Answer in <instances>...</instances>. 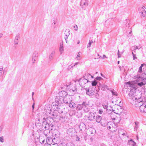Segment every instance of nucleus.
Segmentation results:
<instances>
[{"instance_id":"nucleus-1","label":"nucleus","mask_w":146,"mask_h":146,"mask_svg":"<svg viewBox=\"0 0 146 146\" xmlns=\"http://www.w3.org/2000/svg\"><path fill=\"white\" fill-rule=\"evenodd\" d=\"M47 106L45 107L44 110L46 112L49 113V117L46 118L44 117L43 119L44 120H49L51 122H54V119H56L59 120V114L58 112L54 109L52 110L50 109V107H47L48 110L46 109Z\"/></svg>"},{"instance_id":"nucleus-2","label":"nucleus","mask_w":146,"mask_h":146,"mask_svg":"<svg viewBox=\"0 0 146 146\" xmlns=\"http://www.w3.org/2000/svg\"><path fill=\"white\" fill-rule=\"evenodd\" d=\"M127 84L129 85L130 87H133V88L131 90L129 94V96H131L130 97L131 98V99L132 98V100H139V99L143 100L142 97L140 96L141 93L139 92L135 91L137 88L134 86V85H133L130 82H127Z\"/></svg>"},{"instance_id":"nucleus-3","label":"nucleus","mask_w":146,"mask_h":146,"mask_svg":"<svg viewBox=\"0 0 146 146\" xmlns=\"http://www.w3.org/2000/svg\"><path fill=\"white\" fill-rule=\"evenodd\" d=\"M52 108L54 110L57 111L59 114L61 113H63L64 110V108L62 106L58 105L56 103H52Z\"/></svg>"},{"instance_id":"nucleus-4","label":"nucleus","mask_w":146,"mask_h":146,"mask_svg":"<svg viewBox=\"0 0 146 146\" xmlns=\"http://www.w3.org/2000/svg\"><path fill=\"white\" fill-rule=\"evenodd\" d=\"M143 102L144 101H143V100H141V99H139V100H132V98L130 101L131 104L137 107H139Z\"/></svg>"},{"instance_id":"nucleus-5","label":"nucleus","mask_w":146,"mask_h":146,"mask_svg":"<svg viewBox=\"0 0 146 146\" xmlns=\"http://www.w3.org/2000/svg\"><path fill=\"white\" fill-rule=\"evenodd\" d=\"M80 82V84L82 86H84V87H85V85L86 84H89V85L91 84V82L90 81H89L86 78H80L79 80Z\"/></svg>"},{"instance_id":"nucleus-6","label":"nucleus","mask_w":146,"mask_h":146,"mask_svg":"<svg viewBox=\"0 0 146 146\" xmlns=\"http://www.w3.org/2000/svg\"><path fill=\"white\" fill-rule=\"evenodd\" d=\"M46 121H43L42 122V129L43 130H49V122L50 121L49 120H45Z\"/></svg>"},{"instance_id":"nucleus-7","label":"nucleus","mask_w":146,"mask_h":146,"mask_svg":"<svg viewBox=\"0 0 146 146\" xmlns=\"http://www.w3.org/2000/svg\"><path fill=\"white\" fill-rule=\"evenodd\" d=\"M72 100V98L70 96H68L64 98V103L68 105Z\"/></svg>"},{"instance_id":"nucleus-8","label":"nucleus","mask_w":146,"mask_h":146,"mask_svg":"<svg viewBox=\"0 0 146 146\" xmlns=\"http://www.w3.org/2000/svg\"><path fill=\"white\" fill-rule=\"evenodd\" d=\"M55 102L58 105H61L64 103V98L59 96H57L55 99Z\"/></svg>"},{"instance_id":"nucleus-9","label":"nucleus","mask_w":146,"mask_h":146,"mask_svg":"<svg viewBox=\"0 0 146 146\" xmlns=\"http://www.w3.org/2000/svg\"><path fill=\"white\" fill-rule=\"evenodd\" d=\"M86 91V94L87 95L89 96H92L94 94V89H92L90 87L87 88H85Z\"/></svg>"},{"instance_id":"nucleus-10","label":"nucleus","mask_w":146,"mask_h":146,"mask_svg":"<svg viewBox=\"0 0 146 146\" xmlns=\"http://www.w3.org/2000/svg\"><path fill=\"white\" fill-rule=\"evenodd\" d=\"M139 107L140 110L141 112L146 113V103H143Z\"/></svg>"},{"instance_id":"nucleus-11","label":"nucleus","mask_w":146,"mask_h":146,"mask_svg":"<svg viewBox=\"0 0 146 146\" xmlns=\"http://www.w3.org/2000/svg\"><path fill=\"white\" fill-rule=\"evenodd\" d=\"M38 56V52L36 51H34L32 57V63H34L36 60Z\"/></svg>"},{"instance_id":"nucleus-12","label":"nucleus","mask_w":146,"mask_h":146,"mask_svg":"<svg viewBox=\"0 0 146 146\" xmlns=\"http://www.w3.org/2000/svg\"><path fill=\"white\" fill-rule=\"evenodd\" d=\"M134 78L136 79L137 80L139 81H142L145 85L146 84V78H144L138 75L137 76H135Z\"/></svg>"},{"instance_id":"nucleus-13","label":"nucleus","mask_w":146,"mask_h":146,"mask_svg":"<svg viewBox=\"0 0 146 146\" xmlns=\"http://www.w3.org/2000/svg\"><path fill=\"white\" fill-rule=\"evenodd\" d=\"M81 5L82 9H85L88 5L87 1L86 0H82L81 2Z\"/></svg>"},{"instance_id":"nucleus-14","label":"nucleus","mask_w":146,"mask_h":146,"mask_svg":"<svg viewBox=\"0 0 146 146\" xmlns=\"http://www.w3.org/2000/svg\"><path fill=\"white\" fill-rule=\"evenodd\" d=\"M85 102H83L82 104H78L76 107V109L77 110H80L83 108L84 106L87 105L85 103Z\"/></svg>"},{"instance_id":"nucleus-15","label":"nucleus","mask_w":146,"mask_h":146,"mask_svg":"<svg viewBox=\"0 0 146 146\" xmlns=\"http://www.w3.org/2000/svg\"><path fill=\"white\" fill-rule=\"evenodd\" d=\"M95 119V114L92 112H90L88 117V119L90 121L94 120Z\"/></svg>"},{"instance_id":"nucleus-16","label":"nucleus","mask_w":146,"mask_h":146,"mask_svg":"<svg viewBox=\"0 0 146 146\" xmlns=\"http://www.w3.org/2000/svg\"><path fill=\"white\" fill-rule=\"evenodd\" d=\"M59 95H60V97L63 98L65 97L66 96H66L68 95V94L65 91H62L59 92Z\"/></svg>"},{"instance_id":"nucleus-17","label":"nucleus","mask_w":146,"mask_h":146,"mask_svg":"<svg viewBox=\"0 0 146 146\" xmlns=\"http://www.w3.org/2000/svg\"><path fill=\"white\" fill-rule=\"evenodd\" d=\"M85 103L87 104V105H86L84 107V106L83 109L85 112H87L89 111L90 110V108H89V104L86 102H85Z\"/></svg>"},{"instance_id":"nucleus-18","label":"nucleus","mask_w":146,"mask_h":146,"mask_svg":"<svg viewBox=\"0 0 146 146\" xmlns=\"http://www.w3.org/2000/svg\"><path fill=\"white\" fill-rule=\"evenodd\" d=\"M80 129L81 131L84 130L86 128V125L84 123H81L79 126Z\"/></svg>"},{"instance_id":"nucleus-19","label":"nucleus","mask_w":146,"mask_h":146,"mask_svg":"<svg viewBox=\"0 0 146 146\" xmlns=\"http://www.w3.org/2000/svg\"><path fill=\"white\" fill-rule=\"evenodd\" d=\"M52 139L50 137H48L46 140V143L50 144V145L52 144Z\"/></svg>"},{"instance_id":"nucleus-20","label":"nucleus","mask_w":146,"mask_h":146,"mask_svg":"<svg viewBox=\"0 0 146 146\" xmlns=\"http://www.w3.org/2000/svg\"><path fill=\"white\" fill-rule=\"evenodd\" d=\"M55 51L54 50L52 51L50 55L49 59V60L50 61L52 60L53 58V57L54 55Z\"/></svg>"},{"instance_id":"nucleus-21","label":"nucleus","mask_w":146,"mask_h":146,"mask_svg":"<svg viewBox=\"0 0 146 146\" xmlns=\"http://www.w3.org/2000/svg\"><path fill=\"white\" fill-rule=\"evenodd\" d=\"M68 106L70 108H75L76 106V104L75 103L73 102H72V101L71 102H70Z\"/></svg>"},{"instance_id":"nucleus-22","label":"nucleus","mask_w":146,"mask_h":146,"mask_svg":"<svg viewBox=\"0 0 146 146\" xmlns=\"http://www.w3.org/2000/svg\"><path fill=\"white\" fill-rule=\"evenodd\" d=\"M52 145H56V146H58V145L57 144L58 143L57 138H54L52 139Z\"/></svg>"},{"instance_id":"nucleus-23","label":"nucleus","mask_w":146,"mask_h":146,"mask_svg":"<svg viewBox=\"0 0 146 146\" xmlns=\"http://www.w3.org/2000/svg\"><path fill=\"white\" fill-rule=\"evenodd\" d=\"M128 143L129 144L131 145L132 146H137L136 145V143L131 139L129 141Z\"/></svg>"},{"instance_id":"nucleus-24","label":"nucleus","mask_w":146,"mask_h":146,"mask_svg":"<svg viewBox=\"0 0 146 146\" xmlns=\"http://www.w3.org/2000/svg\"><path fill=\"white\" fill-rule=\"evenodd\" d=\"M96 120L97 122L100 123L102 120V117L100 116H97L96 117Z\"/></svg>"},{"instance_id":"nucleus-25","label":"nucleus","mask_w":146,"mask_h":146,"mask_svg":"<svg viewBox=\"0 0 146 146\" xmlns=\"http://www.w3.org/2000/svg\"><path fill=\"white\" fill-rule=\"evenodd\" d=\"M102 125L104 127H105L107 125V123L105 120L103 119L101 123Z\"/></svg>"},{"instance_id":"nucleus-26","label":"nucleus","mask_w":146,"mask_h":146,"mask_svg":"<svg viewBox=\"0 0 146 146\" xmlns=\"http://www.w3.org/2000/svg\"><path fill=\"white\" fill-rule=\"evenodd\" d=\"M35 125L37 128L39 129H42V125L41 123H36Z\"/></svg>"},{"instance_id":"nucleus-27","label":"nucleus","mask_w":146,"mask_h":146,"mask_svg":"<svg viewBox=\"0 0 146 146\" xmlns=\"http://www.w3.org/2000/svg\"><path fill=\"white\" fill-rule=\"evenodd\" d=\"M91 74L88 73H85L83 76V77L84 78H86V79H88L90 77Z\"/></svg>"},{"instance_id":"nucleus-28","label":"nucleus","mask_w":146,"mask_h":146,"mask_svg":"<svg viewBox=\"0 0 146 146\" xmlns=\"http://www.w3.org/2000/svg\"><path fill=\"white\" fill-rule=\"evenodd\" d=\"M102 89L104 91L107 90L108 89V87L107 85L104 84L102 86Z\"/></svg>"},{"instance_id":"nucleus-29","label":"nucleus","mask_w":146,"mask_h":146,"mask_svg":"<svg viewBox=\"0 0 146 146\" xmlns=\"http://www.w3.org/2000/svg\"><path fill=\"white\" fill-rule=\"evenodd\" d=\"M95 131V130L94 129L90 128L88 133L90 135H93Z\"/></svg>"},{"instance_id":"nucleus-30","label":"nucleus","mask_w":146,"mask_h":146,"mask_svg":"<svg viewBox=\"0 0 146 146\" xmlns=\"http://www.w3.org/2000/svg\"><path fill=\"white\" fill-rule=\"evenodd\" d=\"M139 12L140 13V15L141 17H146V11Z\"/></svg>"},{"instance_id":"nucleus-31","label":"nucleus","mask_w":146,"mask_h":146,"mask_svg":"<svg viewBox=\"0 0 146 146\" xmlns=\"http://www.w3.org/2000/svg\"><path fill=\"white\" fill-rule=\"evenodd\" d=\"M70 31L69 29H66L64 32L65 36H68L70 34Z\"/></svg>"},{"instance_id":"nucleus-32","label":"nucleus","mask_w":146,"mask_h":146,"mask_svg":"<svg viewBox=\"0 0 146 146\" xmlns=\"http://www.w3.org/2000/svg\"><path fill=\"white\" fill-rule=\"evenodd\" d=\"M52 122H51L50 121H49V130H52V129L54 128V127L55 126L52 123Z\"/></svg>"},{"instance_id":"nucleus-33","label":"nucleus","mask_w":146,"mask_h":146,"mask_svg":"<svg viewBox=\"0 0 146 146\" xmlns=\"http://www.w3.org/2000/svg\"><path fill=\"white\" fill-rule=\"evenodd\" d=\"M59 120H60L61 121H64V119L65 118V116H62V115H60L59 114Z\"/></svg>"},{"instance_id":"nucleus-34","label":"nucleus","mask_w":146,"mask_h":146,"mask_svg":"<svg viewBox=\"0 0 146 146\" xmlns=\"http://www.w3.org/2000/svg\"><path fill=\"white\" fill-rule=\"evenodd\" d=\"M110 91L113 96H117L118 95V94L117 92L116 91L114 90H111Z\"/></svg>"},{"instance_id":"nucleus-35","label":"nucleus","mask_w":146,"mask_h":146,"mask_svg":"<svg viewBox=\"0 0 146 146\" xmlns=\"http://www.w3.org/2000/svg\"><path fill=\"white\" fill-rule=\"evenodd\" d=\"M144 7H139L138 9L139 12H144V11H145V9H144Z\"/></svg>"},{"instance_id":"nucleus-36","label":"nucleus","mask_w":146,"mask_h":146,"mask_svg":"<svg viewBox=\"0 0 146 146\" xmlns=\"http://www.w3.org/2000/svg\"><path fill=\"white\" fill-rule=\"evenodd\" d=\"M124 51L123 50L122 52H120L119 50L118 51L117 55L118 58H120L121 57V54L123 53Z\"/></svg>"},{"instance_id":"nucleus-37","label":"nucleus","mask_w":146,"mask_h":146,"mask_svg":"<svg viewBox=\"0 0 146 146\" xmlns=\"http://www.w3.org/2000/svg\"><path fill=\"white\" fill-rule=\"evenodd\" d=\"M97 82L96 81V80H94V81H93L91 83L92 86H96L97 84Z\"/></svg>"},{"instance_id":"nucleus-38","label":"nucleus","mask_w":146,"mask_h":146,"mask_svg":"<svg viewBox=\"0 0 146 146\" xmlns=\"http://www.w3.org/2000/svg\"><path fill=\"white\" fill-rule=\"evenodd\" d=\"M20 35L19 33H18L17 34L15 37V40H18L20 38Z\"/></svg>"},{"instance_id":"nucleus-39","label":"nucleus","mask_w":146,"mask_h":146,"mask_svg":"<svg viewBox=\"0 0 146 146\" xmlns=\"http://www.w3.org/2000/svg\"><path fill=\"white\" fill-rule=\"evenodd\" d=\"M135 123L136 125L135 126V129L136 130L137 129L138 127V124L139 123V122L137 121H136L135 122Z\"/></svg>"},{"instance_id":"nucleus-40","label":"nucleus","mask_w":146,"mask_h":146,"mask_svg":"<svg viewBox=\"0 0 146 146\" xmlns=\"http://www.w3.org/2000/svg\"><path fill=\"white\" fill-rule=\"evenodd\" d=\"M140 82H139L137 83L138 85L140 87H141L142 86L145 85L143 83L142 81Z\"/></svg>"},{"instance_id":"nucleus-41","label":"nucleus","mask_w":146,"mask_h":146,"mask_svg":"<svg viewBox=\"0 0 146 146\" xmlns=\"http://www.w3.org/2000/svg\"><path fill=\"white\" fill-rule=\"evenodd\" d=\"M111 110H112V107L110 106H108V109H107V111H110V112H111Z\"/></svg>"},{"instance_id":"nucleus-42","label":"nucleus","mask_w":146,"mask_h":146,"mask_svg":"<svg viewBox=\"0 0 146 146\" xmlns=\"http://www.w3.org/2000/svg\"><path fill=\"white\" fill-rule=\"evenodd\" d=\"M93 41L92 40H90L88 43V44L87 46L88 47H90L91 46V44L92 43Z\"/></svg>"},{"instance_id":"nucleus-43","label":"nucleus","mask_w":146,"mask_h":146,"mask_svg":"<svg viewBox=\"0 0 146 146\" xmlns=\"http://www.w3.org/2000/svg\"><path fill=\"white\" fill-rule=\"evenodd\" d=\"M140 48H141V47H140V48H139L138 46H134L133 48H132L131 49H133V50H136V49H140Z\"/></svg>"},{"instance_id":"nucleus-44","label":"nucleus","mask_w":146,"mask_h":146,"mask_svg":"<svg viewBox=\"0 0 146 146\" xmlns=\"http://www.w3.org/2000/svg\"><path fill=\"white\" fill-rule=\"evenodd\" d=\"M102 106L104 109L106 110L108 109V107L107 105H105V104H103Z\"/></svg>"},{"instance_id":"nucleus-45","label":"nucleus","mask_w":146,"mask_h":146,"mask_svg":"<svg viewBox=\"0 0 146 146\" xmlns=\"http://www.w3.org/2000/svg\"><path fill=\"white\" fill-rule=\"evenodd\" d=\"M59 50L60 54H61L64 51L63 47L59 48Z\"/></svg>"},{"instance_id":"nucleus-46","label":"nucleus","mask_w":146,"mask_h":146,"mask_svg":"<svg viewBox=\"0 0 146 146\" xmlns=\"http://www.w3.org/2000/svg\"><path fill=\"white\" fill-rule=\"evenodd\" d=\"M80 53L81 52H79L78 53V54L77 55V56L76 57V58H77V59L78 60H80Z\"/></svg>"},{"instance_id":"nucleus-47","label":"nucleus","mask_w":146,"mask_h":146,"mask_svg":"<svg viewBox=\"0 0 146 146\" xmlns=\"http://www.w3.org/2000/svg\"><path fill=\"white\" fill-rule=\"evenodd\" d=\"M4 139L3 136L0 137V141L1 142L3 143L4 142Z\"/></svg>"},{"instance_id":"nucleus-48","label":"nucleus","mask_w":146,"mask_h":146,"mask_svg":"<svg viewBox=\"0 0 146 146\" xmlns=\"http://www.w3.org/2000/svg\"><path fill=\"white\" fill-rule=\"evenodd\" d=\"M114 111V110H111V112H110V111H108V113L109 114H111V113H115V112H113Z\"/></svg>"},{"instance_id":"nucleus-49","label":"nucleus","mask_w":146,"mask_h":146,"mask_svg":"<svg viewBox=\"0 0 146 146\" xmlns=\"http://www.w3.org/2000/svg\"><path fill=\"white\" fill-rule=\"evenodd\" d=\"M142 71V67L141 66H140L139 68L138 72H139L141 73Z\"/></svg>"},{"instance_id":"nucleus-50","label":"nucleus","mask_w":146,"mask_h":146,"mask_svg":"<svg viewBox=\"0 0 146 146\" xmlns=\"http://www.w3.org/2000/svg\"><path fill=\"white\" fill-rule=\"evenodd\" d=\"M102 78L100 77L97 76L96 77V79L98 80H100L102 79Z\"/></svg>"},{"instance_id":"nucleus-51","label":"nucleus","mask_w":146,"mask_h":146,"mask_svg":"<svg viewBox=\"0 0 146 146\" xmlns=\"http://www.w3.org/2000/svg\"><path fill=\"white\" fill-rule=\"evenodd\" d=\"M132 54L133 57V59L134 60L135 58H137V57H136V54H134L133 52H132Z\"/></svg>"},{"instance_id":"nucleus-52","label":"nucleus","mask_w":146,"mask_h":146,"mask_svg":"<svg viewBox=\"0 0 146 146\" xmlns=\"http://www.w3.org/2000/svg\"><path fill=\"white\" fill-rule=\"evenodd\" d=\"M95 97L97 99L99 98V95L98 93H96L95 94Z\"/></svg>"},{"instance_id":"nucleus-53","label":"nucleus","mask_w":146,"mask_h":146,"mask_svg":"<svg viewBox=\"0 0 146 146\" xmlns=\"http://www.w3.org/2000/svg\"><path fill=\"white\" fill-rule=\"evenodd\" d=\"M123 130L121 129H119L118 130V133H121H121H123L122 132Z\"/></svg>"},{"instance_id":"nucleus-54","label":"nucleus","mask_w":146,"mask_h":146,"mask_svg":"<svg viewBox=\"0 0 146 146\" xmlns=\"http://www.w3.org/2000/svg\"><path fill=\"white\" fill-rule=\"evenodd\" d=\"M39 141L40 142L42 143H44L45 141L44 139H43L42 140H41V139H40L39 140Z\"/></svg>"},{"instance_id":"nucleus-55","label":"nucleus","mask_w":146,"mask_h":146,"mask_svg":"<svg viewBox=\"0 0 146 146\" xmlns=\"http://www.w3.org/2000/svg\"><path fill=\"white\" fill-rule=\"evenodd\" d=\"M74 28H75V30L76 31H77L78 30V27L77 25H76V26H74Z\"/></svg>"},{"instance_id":"nucleus-56","label":"nucleus","mask_w":146,"mask_h":146,"mask_svg":"<svg viewBox=\"0 0 146 146\" xmlns=\"http://www.w3.org/2000/svg\"><path fill=\"white\" fill-rule=\"evenodd\" d=\"M62 47H63V42H62L60 43L59 48H62Z\"/></svg>"},{"instance_id":"nucleus-57","label":"nucleus","mask_w":146,"mask_h":146,"mask_svg":"<svg viewBox=\"0 0 146 146\" xmlns=\"http://www.w3.org/2000/svg\"><path fill=\"white\" fill-rule=\"evenodd\" d=\"M132 31H131L130 32H129V34L127 36L128 37H129V36H132Z\"/></svg>"},{"instance_id":"nucleus-58","label":"nucleus","mask_w":146,"mask_h":146,"mask_svg":"<svg viewBox=\"0 0 146 146\" xmlns=\"http://www.w3.org/2000/svg\"><path fill=\"white\" fill-rule=\"evenodd\" d=\"M18 40H14V43L15 44H18Z\"/></svg>"},{"instance_id":"nucleus-59","label":"nucleus","mask_w":146,"mask_h":146,"mask_svg":"<svg viewBox=\"0 0 146 146\" xmlns=\"http://www.w3.org/2000/svg\"><path fill=\"white\" fill-rule=\"evenodd\" d=\"M44 146H51L50 144L45 143Z\"/></svg>"},{"instance_id":"nucleus-60","label":"nucleus","mask_w":146,"mask_h":146,"mask_svg":"<svg viewBox=\"0 0 146 146\" xmlns=\"http://www.w3.org/2000/svg\"><path fill=\"white\" fill-rule=\"evenodd\" d=\"M99 112L100 114H101L103 113V110H100L99 111Z\"/></svg>"},{"instance_id":"nucleus-61","label":"nucleus","mask_w":146,"mask_h":146,"mask_svg":"<svg viewBox=\"0 0 146 146\" xmlns=\"http://www.w3.org/2000/svg\"><path fill=\"white\" fill-rule=\"evenodd\" d=\"M76 141H79L80 140V138L78 137L77 136L76 138Z\"/></svg>"},{"instance_id":"nucleus-62","label":"nucleus","mask_w":146,"mask_h":146,"mask_svg":"<svg viewBox=\"0 0 146 146\" xmlns=\"http://www.w3.org/2000/svg\"><path fill=\"white\" fill-rule=\"evenodd\" d=\"M105 58H107L106 57V55H103V56L102 57V59H104Z\"/></svg>"},{"instance_id":"nucleus-63","label":"nucleus","mask_w":146,"mask_h":146,"mask_svg":"<svg viewBox=\"0 0 146 146\" xmlns=\"http://www.w3.org/2000/svg\"><path fill=\"white\" fill-rule=\"evenodd\" d=\"M121 134L123 135H127L126 133H124V132L122 133Z\"/></svg>"},{"instance_id":"nucleus-64","label":"nucleus","mask_w":146,"mask_h":146,"mask_svg":"<svg viewBox=\"0 0 146 146\" xmlns=\"http://www.w3.org/2000/svg\"><path fill=\"white\" fill-rule=\"evenodd\" d=\"M3 128V125H1L0 126V130H2Z\"/></svg>"}]
</instances>
